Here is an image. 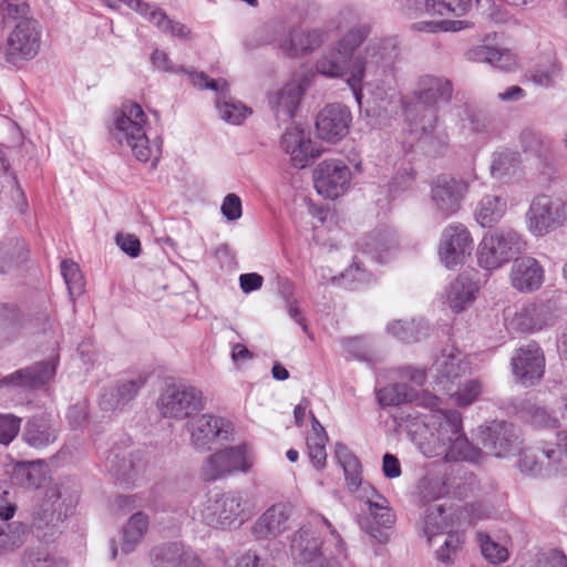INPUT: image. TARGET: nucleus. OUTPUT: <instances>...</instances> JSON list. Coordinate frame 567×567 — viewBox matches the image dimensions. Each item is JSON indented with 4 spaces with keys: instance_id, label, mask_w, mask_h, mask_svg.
Masks as SVG:
<instances>
[{
    "instance_id": "obj_1",
    "label": "nucleus",
    "mask_w": 567,
    "mask_h": 567,
    "mask_svg": "<svg viewBox=\"0 0 567 567\" xmlns=\"http://www.w3.org/2000/svg\"><path fill=\"white\" fill-rule=\"evenodd\" d=\"M396 47L390 40L371 43L353 59L340 52L334 44L316 62V71L330 79H347L355 100L360 103L361 85L369 74L375 75L380 69L389 66L396 58Z\"/></svg>"
},
{
    "instance_id": "obj_2",
    "label": "nucleus",
    "mask_w": 567,
    "mask_h": 567,
    "mask_svg": "<svg viewBox=\"0 0 567 567\" xmlns=\"http://www.w3.org/2000/svg\"><path fill=\"white\" fill-rule=\"evenodd\" d=\"M417 445L426 457L443 456L449 461L481 463L485 454L474 446L463 433L462 415L458 411H437L417 433Z\"/></svg>"
},
{
    "instance_id": "obj_3",
    "label": "nucleus",
    "mask_w": 567,
    "mask_h": 567,
    "mask_svg": "<svg viewBox=\"0 0 567 567\" xmlns=\"http://www.w3.org/2000/svg\"><path fill=\"white\" fill-rule=\"evenodd\" d=\"M329 529L336 542V553L331 558H327L320 550V542L315 533L307 526H302L292 536L290 553L292 559L300 565L308 567H341V561L347 558L346 544L337 529L323 516H318Z\"/></svg>"
},
{
    "instance_id": "obj_4",
    "label": "nucleus",
    "mask_w": 567,
    "mask_h": 567,
    "mask_svg": "<svg viewBox=\"0 0 567 567\" xmlns=\"http://www.w3.org/2000/svg\"><path fill=\"white\" fill-rule=\"evenodd\" d=\"M145 123L146 115L142 106L128 101L123 103L120 113L115 117L112 131L113 137L118 144L131 148L133 155L141 162H147L153 155L144 128Z\"/></svg>"
},
{
    "instance_id": "obj_5",
    "label": "nucleus",
    "mask_w": 567,
    "mask_h": 567,
    "mask_svg": "<svg viewBox=\"0 0 567 567\" xmlns=\"http://www.w3.org/2000/svg\"><path fill=\"white\" fill-rule=\"evenodd\" d=\"M526 249L524 236L512 227H501L486 233L477 249L482 268L493 270L515 259Z\"/></svg>"
},
{
    "instance_id": "obj_6",
    "label": "nucleus",
    "mask_w": 567,
    "mask_h": 567,
    "mask_svg": "<svg viewBox=\"0 0 567 567\" xmlns=\"http://www.w3.org/2000/svg\"><path fill=\"white\" fill-rule=\"evenodd\" d=\"M78 499V489L68 483L49 486L34 514L35 528L48 529L44 536H54L59 525L72 513Z\"/></svg>"
},
{
    "instance_id": "obj_7",
    "label": "nucleus",
    "mask_w": 567,
    "mask_h": 567,
    "mask_svg": "<svg viewBox=\"0 0 567 567\" xmlns=\"http://www.w3.org/2000/svg\"><path fill=\"white\" fill-rule=\"evenodd\" d=\"M202 517L208 526L230 527L243 524L249 517V513L246 511V501L241 494L230 491L209 495Z\"/></svg>"
},
{
    "instance_id": "obj_8",
    "label": "nucleus",
    "mask_w": 567,
    "mask_h": 567,
    "mask_svg": "<svg viewBox=\"0 0 567 567\" xmlns=\"http://www.w3.org/2000/svg\"><path fill=\"white\" fill-rule=\"evenodd\" d=\"M41 47V27L32 18L19 20L9 33L2 53L6 61L20 65L37 56Z\"/></svg>"
},
{
    "instance_id": "obj_9",
    "label": "nucleus",
    "mask_w": 567,
    "mask_h": 567,
    "mask_svg": "<svg viewBox=\"0 0 567 567\" xmlns=\"http://www.w3.org/2000/svg\"><path fill=\"white\" fill-rule=\"evenodd\" d=\"M566 218L565 203L547 195L535 197L526 213L527 228L535 236H545L558 229Z\"/></svg>"
},
{
    "instance_id": "obj_10",
    "label": "nucleus",
    "mask_w": 567,
    "mask_h": 567,
    "mask_svg": "<svg viewBox=\"0 0 567 567\" xmlns=\"http://www.w3.org/2000/svg\"><path fill=\"white\" fill-rule=\"evenodd\" d=\"M157 405L164 417L183 420L204 409V398L195 386L169 385L159 395Z\"/></svg>"
},
{
    "instance_id": "obj_11",
    "label": "nucleus",
    "mask_w": 567,
    "mask_h": 567,
    "mask_svg": "<svg viewBox=\"0 0 567 567\" xmlns=\"http://www.w3.org/2000/svg\"><path fill=\"white\" fill-rule=\"evenodd\" d=\"M190 75L194 86L217 92L216 106L225 122L238 125L251 113L249 107L229 95L228 83L225 80L209 79L204 72H194Z\"/></svg>"
},
{
    "instance_id": "obj_12",
    "label": "nucleus",
    "mask_w": 567,
    "mask_h": 567,
    "mask_svg": "<svg viewBox=\"0 0 567 567\" xmlns=\"http://www.w3.org/2000/svg\"><path fill=\"white\" fill-rule=\"evenodd\" d=\"M251 464L244 446H231L207 456L200 468V476L206 482H214L235 472H247Z\"/></svg>"
},
{
    "instance_id": "obj_13",
    "label": "nucleus",
    "mask_w": 567,
    "mask_h": 567,
    "mask_svg": "<svg viewBox=\"0 0 567 567\" xmlns=\"http://www.w3.org/2000/svg\"><path fill=\"white\" fill-rule=\"evenodd\" d=\"M473 250V238L466 226L460 223L447 225L441 235L439 257L444 266L454 269L462 265Z\"/></svg>"
},
{
    "instance_id": "obj_14",
    "label": "nucleus",
    "mask_w": 567,
    "mask_h": 567,
    "mask_svg": "<svg viewBox=\"0 0 567 567\" xmlns=\"http://www.w3.org/2000/svg\"><path fill=\"white\" fill-rule=\"evenodd\" d=\"M468 190L465 179L451 175H440L431 184V200L444 217L457 213Z\"/></svg>"
},
{
    "instance_id": "obj_15",
    "label": "nucleus",
    "mask_w": 567,
    "mask_h": 567,
    "mask_svg": "<svg viewBox=\"0 0 567 567\" xmlns=\"http://www.w3.org/2000/svg\"><path fill=\"white\" fill-rule=\"evenodd\" d=\"M351 181V171L341 159H326L313 171V184L318 194L336 199L343 195Z\"/></svg>"
},
{
    "instance_id": "obj_16",
    "label": "nucleus",
    "mask_w": 567,
    "mask_h": 567,
    "mask_svg": "<svg viewBox=\"0 0 567 567\" xmlns=\"http://www.w3.org/2000/svg\"><path fill=\"white\" fill-rule=\"evenodd\" d=\"M478 440L487 453L507 456L519 449L520 440L515 426L505 421H493L480 427Z\"/></svg>"
},
{
    "instance_id": "obj_17",
    "label": "nucleus",
    "mask_w": 567,
    "mask_h": 567,
    "mask_svg": "<svg viewBox=\"0 0 567 567\" xmlns=\"http://www.w3.org/2000/svg\"><path fill=\"white\" fill-rule=\"evenodd\" d=\"M559 318V309L551 300L533 302L520 308L509 321L511 329L535 332L553 326Z\"/></svg>"
},
{
    "instance_id": "obj_18",
    "label": "nucleus",
    "mask_w": 567,
    "mask_h": 567,
    "mask_svg": "<svg viewBox=\"0 0 567 567\" xmlns=\"http://www.w3.org/2000/svg\"><path fill=\"white\" fill-rule=\"evenodd\" d=\"M330 38L328 27L311 29L292 28L278 39V48L288 58L307 55L319 49Z\"/></svg>"
},
{
    "instance_id": "obj_19",
    "label": "nucleus",
    "mask_w": 567,
    "mask_h": 567,
    "mask_svg": "<svg viewBox=\"0 0 567 567\" xmlns=\"http://www.w3.org/2000/svg\"><path fill=\"white\" fill-rule=\"evenodd\" d=\"M351 122L352 115L346 105L329 104L317 115L318 136L327 142L337 143L349 133Z\"/></svg>"
},
{
    "instance_id": "obj_20",
    "label": "nucleus",
    "mask_w": 567,
    "mask_h": 567,
    "mask_svg": "<svg viewBox=\"0 0 567 567\" xmlns=\"http://www.w3.org/2000/svg\"><path fill=\"white\" fill-rule=\"evenodd\" d=\"M544 369V353L536 342L520 347L512 357L513 374L524 385H533L539 381Z\"/></svg>"
},
{
    "instance_id": "obj_21",
    "label": "nucleus",
    "mask_w": 567,
    "mask_h": 567,
    "mask_svg": "<svg viewBox=\"0 0 567 567\" xmlns=\"http://www.w3.org/2000/svg\"><path fill=\"white\" fill-rule=\"evenodd\" d=\"M281 148L290 156V163L296 168L307 167L320 156L308 132L299 126L288 127L281 136Z\"/></svg>"
},
{
    "instance_id": "obj_22",
    "label": "nucleus",
    "mask_w": 567,
    "mask_h": 567,
    "mask_svg": "<svg viewBox=\"0 0 567 567\" xmlns=\"http://www.w3.org/2000/svg\"><path fill=\"white\" fill-rule=\"evenodd\" d=\"M226 426L228 423L224 419L210 414H202L187 423L192 444L199 452L210 450L217 439L227 440Z\"/></svg>"
},
{
    "instance_id": "obj_23",
    "label": "nucleus",
    "mask_w": 567,
    "mask_h": 567,
    "mask_svg": "<svg viewBox=\"0 0 567 567\" xmlns=\"http://www.w3.org/2000/svg\"><path fill=\"white\" fill-rule=\"evenodd\" d=\"M511 285L523 293H530L540 289L545 281V269L532 256L516 257L509 272Z\"/></svg>"
},
{
    "instance_id": "obj_24",
    "label": "nucleus",
    "mask_w": 567,
    "mask_h": 567,
    "mask_svg": "<svg viewBox=\"0 0 567 567\" xmlns=\"http://www.w3.org/2000/svg\"><path fill=\"white\" fill-rule=\"evenodd\" d=\"M55 374V367L48 361L38 362L0 379V388L37 389Z\"/></svg>"
},
{
    "instance_id": "obj_25",
    "label": "nucleus",
    "mask_w": 567,
    "mask_h": 567,
    "mask_svg": "<svg viewBox=\"0 0 567 567\" xmlns=\"http://www.w3.org/2000/svg\"><path fill=\"white\" fill-rule=\"evenodd\" d=\"M452 94L453 84L449 79L426 74L417 81L413 103L439 107L440 103H449Z\"/></svg>"
},
{
    "instance_id": "obj_26",
    "label": "nucleus",
    "mask_w": 567,
    "mask_h": 567,
    "mask_svg": "<svg viewBox=\"0 0 567 567\" xmlns=\"http://www.w3.org/2000/svg\"><path fill=\"white\" fill-rule=\"evenodd\" d=\"M59 433V424L50 414H39L27 421L22 439L31 447L45 449L58 440Z\"/></svg>"
},
{
    "instance_id": "obj_27",
    "label": "nucleus",
    "mask_w": 567,
    "mask_h": 567,
    "mask_svg": "<svg viewBox=\"0 0 567 567\" xmlns=\"http://www.w3.org/2000/svg\"><path fill=\"white\" fill-rule=\"evenodd\" d=\"M292 507L278 503L270 506L254 524L252 534L259 539L277 537L289 528Z\"/></svg>"
},
{
    "instance_id": "obj_28",
    "label": "nucleus",
    "mask_w": 567,
    "mask_h": 567,
    "mask_svg": "<svg viewBox=\"0 0 567 567\" xmlns=\"http://www.w3.org/2000/svg\"><path fill=\"white\" fill-rule=\"evenodd\" d=\"M436 378L439 383L443 384L446 392L452 391L447 384L455 383L462 377L471 373L470 361L458 351H443L435 361Z\"/></svg>"
},
{
    "instance_id": "obj_29",
    "label": "nucleus",
    "mask_w": 567,
    "mask_h": 567,
    "mask_svg": "<svg viewBox=\"0 0 567 567\" xmlns=\"http://www.w3.org/2000/svg\"><path fill=\"white\" fill-rule=\"evenodd\" d=\"M303 86L298 81L287 83L270 101L277 118H291L301 101Z\"/></svg>"
},
{
    "instance_id": "obj_30",
    "label": "nucleus",
    "mask_w": 567,
    "mask_h": 567,
    "mask_svg": "<svg viewBox=\"0 0 567 567\" xmlns=\"http://www.w3.org/2000/svg\"><path fill=\"white\" fill-rule=\"evenodd\" d=\"M29 537V528L22 522L0 520V557L21 548Z\"/></svg>"
},
{
    "instance_id": "obj_31",
    "label": "nucleus",
    "mask_w": 567,
    "mask_h": 567,
    "mask_svg": "<svg viewBox=\"0 0 567 567\" xmlns=\"http://www.w3.org/2000/svg\"><path fill=\"white\" fill-rule=\"evenodd\" d=\"M147 381V375L144 373H138L134 375L130 380H124L117 384V386L110 392V395L114 399H107L106 393L103 395L102 404L105 408L115 409L120 405H125L130 401H132L140 390L145 385Z\"/></svg>"
},
{
    "instance_id": "obj_32",
    "label": "nucleus",
    "mask_w": 567,
    "mask_h": 567,
    "mask_svg": "<svg viewBox=\"0 0 567 567\" xmlns=\"http://www.w3.org/2000/svg\"><path fill=\"white\" fill-rule=\"evenodd\" d=\"M477 287L466 276H458L447 288L446 303L456 312L465 309V307L474 300Z\"/></svg>"
},
{
    "instance_id": "obj_33",
    "label": "nucleus",
    "mask_w": 567,
    "mask_h": 567,
    "mask_svg": "<svg viewBox=\"0 0 567 567\" xmlns=\"http://www.w3.org/2000/svg\"><path fill=\"white\" fill-rule=\"evenodd\" d=\"M405 116L412 130L420 131L423 135H429L437 124V107L423 106L422 104L411 102L405 106Z\"/></svg>"
},
{
    "instance_id": "obj_34",
    "label": "nucleus",
    "mask_w": 567,
    "mask_h": 567,
    "mask_svg": "<svg viewBox=\"0 0 567 567\" xmlns=\"http://www.w3.org/2000/svg\"><path fill=\"white\" fill-rule=\"evenodd\" d=\"M466 58L473 62L488 63L497 69L511 71L515 61L508 52L488 45H476L466 52Z\"/></svg>"
},
{
    "instance_id": "obj_35",
    "label": "nucleus",
    "mask_w": 567,
    "mask_h": 567,
    "mask_svg": "<svg viewBox=\"0 0 567 567\" xmlns=\"http://www.w3.org/2000/svg\"><path fill=\"white\" fill-rule=\"evenodd\" d=\"M148 516L142 512L133 514L123 528L121 549L124 554L132 553L141 543L148 529Z\"/></svg>"
},
{
    "instance_id": "obj_36",
    "label": "nucleus",
    "mask_w": 567,
    "mask_h": 567,
    "mask_svg": "<svg viewBox=\"0 0 567 567\" xmlns=\"http://www.w3.org/2000/svg\"><path fill=\"white\" fill-rule=\"evenodd\" d=\"M336 458L343 468L344 477L351 491L362 484L361 464L355 455L343 443L336 444Z\"/></svg>"
},
{
    "instance_id": "obj_37",
    "label": "nucleus",
    "mask_w": 567,
    "mask_h": 567,
    "mask_svg": "<svg viewBox=\"0 0 567 567\" xmlns=\"http://www.w3.org/2000/svg\"><path fill=\"white\" fill-rule=\"evenodd\" d=\"M506 212V203L498 196L486 195L477 204L475 218L482 227L498 223Z\"/></svg>"
},
{
    "instance_id": "obj_38",
    "label": "nucleus",
    "mask_w": 567,
    "mask_h": 567,
    "mask_svg": "<svg viewBox=\"0 0 567 567\" xmlns=\"http://www.w3.org/2000/svg\"><path fill=\"white\" fill-rule=\"evenodd\" d=\"M543 457L547 458V466L555 471L567 468V430L558 431L555 443H543L539 450Z\"/></svg>"
},
{
    "instance_id": "obj_39",
    "label": "nucleus",
    "mask_w": 567,
    "mask_h": 567,
    "mask_svg": "<svg viewBox=\"0 0 567 567\" xmlns=\"http://www.w3.org/2000/svg\"><path fill=\"white\" fill-rule=\"evenodd\" d=\"M429 327L423 319L420 320H395L388 324L386 331L393 337L404 341H419L427 334Z\"/></svg>"
},
{
    "instance_id": "obj_40",
    "label": "nucleus",
    "mask_w": 567,
    "mask_h": 567,
    "mask_svg": "<svg viewBox=\"0 0 567 567\" xmlns=\"http://www.w3.org/2000/svg\"><path fill=\"white\" fill-rule=\"evenodd\" d=\"M379 403L383 406H398L413 402L415 390L406 383H394L380 389L377 393Z\"/></svg>"
},
{
    "instance_id": "obj_41",
    "label": "nucleus",
    "mask_w": 567,
    "mask_h": 567,
    "mask_svg": "<svg viewBox=\"0 0 567 567\" xmlns=\"http://www.w3.org/2000/svg\"><path fill=\"white\" fill-rule=\"evenodd\" d=\"M370 34V27L355 24L350 28L337 42L340 52L353 59L355 50L365 41Z\"/></svg>"
},
{
    "instance_id": "obj_42",
    "label": "nucleus",
    "mask_w": 567,
    "mask_h": 567,
    "mask_svg": "<svg viewBox=\"0 0 567 567\" xmlns=\"http://www.w3.org/2000/svg\"><path fill=\"white\" fill-rule=\"evenodd\" d=\"M146 17L164 33L181 39H186L190 33V30L185 24L168 19L166 13L159 9L151 7Z\"/></svg>"
},
{
    "instance_id": "obj_43",
    "label": "nucleus",
    "mask_w": 567,
    "mask_h": 567,
    "mask_svg": "<svg viewBox=\"0 0 567 567\" xmlns=\"http://www.w3.org/2000/svg\"><path fill=\"white\" fill-rule=\"evenodd\" d=\"M183 544L167 543L155 546L150 553L153 567H176Z\"/></svg>"
},
{
    "instance_id": "obj_44",
    "label": "nucleus",
    "mask_w": 567,
    "mask_h": 567,
    "mask_svg": "<svg viewBox=\"0 0 567 567\" xmlns=\"http://www.w3.org/2000/svg\"><path fill=\"white\" fill-rule=\"evenodd\" d=\"M518 412L523 420L533 425L547 427L558 426V420L556 417L551 416L544 408L532 402H522Z\"/></svg>"
},
{
    "instance_id": "obj_45",
    "label": "nucleus",
    "mask_w": 567,
    "mask_h": 567,
    "mask_svg": "<svg viewBox=\"0 0 567 567\" xmlns=\"http://www.w3.org/2000/svg\"><path fill=\"white\" fill-rule=\"evenodd\" d=\"M61 272L68 286L71 299L84 292V278L76 262L65 259L61 262Z\"/></svg>"
},
{
    "instance_id": "obj_46",
    "label": "nucleus",
    "mask_w": 567,
    "mask_h": 567,
    "mask_svg": "<svg viewBox=\"0 0 567 567\" xmlns=\"http://www.w3.org/2000/svg\"><path fill=\"white\" fill-rule=\"evenodd\" d=\"M416 405L424 406L431 410V413L429 415H424V419L421 422H413L411 432L413 433V440L417 444L419 435L417 433L422 432L424 423L429 422L432 414L436 413L437 411H443L442 409H437L440 405V399L439 396L427 392L423 391L422 393H417L415 391V398L414 401Z\"/></svg>"
},
{
    "instance_id": "obj_47",
    "label": "nucleus",
    "mask_w": 567,
    "mask_h": 567,
    "mask_svg": "<svg viewBox=\"0 0 567 567\" xmlns=\"http://www.w3.org/2000/svg\"><path fill=\"white\" fill-rule=\"evenodd\" d=\"M477 540L481 547L482 555L491 564H501L507 560L508 550L506 547L494 542L489 535L485 533L477 534Z\"/></svg>"
},
{
    "instance_id": "obj_48",
    "label": "nucleus",
    "mask_w": 567,
    "mask_h": 567,
    "mask_svg": "<svg viewBox=\"0 0 567 567\" xmlns=\"http://www.w3.org/2000/svg\"><path fill=\"white\" fill-rule=\"evenodd\" d=\"M559 65L555 60L538 64L527 73L529 81L536 85L548 87L554 84L555 78L559 74Z\"/></svg>"
},
{
    "instance_id": "obj_49",
    "label": "nucleus",
    "mask_w": 567,
    "mask_h": 567,
    "mask_svg": "<svg viewBox=\"0 0 567 567\" xmlns=\"http://www.w3.org/2000/svg\"><path fill=\"white\" fill-rule=\"evenodd\" d=\"M446 527L442 506H435L434 509L429 508L423 523V534L427 542L431 543L434 537L442 535Z\"/></svg>"
},
{
    "instance_id": "obj_50",
    "label": "nucleus",
    "mask_w": 567,
    "mask_h": 567,
    "mask_svg": "<svg viewBox=\"0 0 567 567\" xmlns=\"http://www.w3.org/2000/svg\"><path fill=\"white\" fill-rule=\"evenodd\" d=\"M372 492L381 499V502H373L372 499L367 501L374 523L383 528H390L394 523V514L389 508L388 501L375 489H372Z\"/></svg>"
},
{
    "instance_id": "obj_51",
    "label": "nucleus",
    "mask_w": 567,
    "mask_h": 567,
    "mask_svg": "<svg viewBox=\"0 0 567 567\" xmlns=\"http://www.w3.org/2000/svg\"><path fill=\"white\" fill-rule=\"evenodd\" d=\"M482 384L478 380H468L457 388L455 392H447L451 398H454L458 406L471 405L481 394Z\"/></svg>"
},
{
    "instance_id": "obj_52",
    "label": "nucleus",
    "mask_w": 567,
    "mask_h": 567,
    "mask_svg": "<svg viewBox=\"0 0 567 567\" xmlns=\"http://www.w3.org/2000/svg\"><path fill=\"white\" fill-rule=\"evenodd\" d=\"M434 16L453 14L455 17L465 16L474 6L473 0H433Z\"/></svg>"
},
{
    "instance_id": "obj_53",
    "label": "nucleus",
    "mask_w": 567,
    "mask_h": 567,
    "mask_svg": "<svg viewBox=\"0 0 567 567\" xmlns=\"http://www.w3.org/2000/svg\"><path fill=\"white\" fill-rule=\"evenodd\" d=\"M24 567H58V563L51 554L42 547H30L22 556Z\"/></svg>"
},
{
    "instance_id": "obj_54",
    "label": "nucleus",
    "mask_w": 567,
    "mask_h": 567,
    "mask_svg": "<svg viewBox=\"0 0 567 567\" xmlns=\"http://www.w3.org/2000/svg\"><path fill=\"white\" fill-rule=\"evenodd\" d=\"M23 324V315L16 306L0 305V327L16 334Z\"/></svg>"
},
{
    "instance_id": "obj_55",
    "label": "nucleus",
    "mask_w": 567,
    "mask_h": 567,
    "mask_svg": "<svg viewBox=\"0 0 567 567\" xmlns=\"http://www.w3.org/2000/svg\"><path fill=\"white\" fill-rule=\"evenodd\" d=\"M540 446L528 449L520 454L518 466L522 472L529 474H537L542 471L547 458H544L540 453Z\"/></svg>"
},
{
    "instance_id": "obj_56",
    "label": "nucleus",
    "mask_w": 567,
    "mask_h": 567,
    "mask_svg": "<svg viewBox=\"0 0 567 567\" xmlns=\"http://www.w3.org/2000/svg\"><path fill=\"white\" fill-rule=\"evenodd\" d=\"M328 442V437L323 439L322 436H308L307 437V446L308 454L311 463L318 470H322L326 466L327 462V452L326 444Z\"/></svg>"
},
{
    "instance_id": "obj_57",
    "label": "nucleus",
    "mask_w": 567,
    "mask_h": 567,
    "mask_svg": "<svg viewBox=\"0 0 567 567\" xmlns=\"http://www.w3.org/2000/svg\"><path fill=\"white\" fill-rule=\"evenodd\" d=\"M433 0H399V10L408 18H415L423 13L434 16Z\"/></svg>"
},
{
    "instance_id": "obj_58",
    "label": "nucleus",
    "mask_w": 567,
    "mask_h": 567,
    "mask_svg": "<svg viewBox=\"0 0 567 567\" xmlns=\"http://www.w3.org/2000/svg\"><path fill=\"white\" fill-rule=\"evenodd\" d=\"M20 481L28 487L38 488L45 480L43 468L40 463H29L18 470Z\"/></svg>"
},
{
    "instance_id": "obj_59",
    "label": "nucleus",
    "mask_w": 567,
    "mask_h": 567,
    "mask_svg": "<svg viewBox=\"0 0 567 567\" xmlns=\"http://www.w3.org/2000/svg\"><path fill=\"white\" fill-rule=\"evenodd\" d=\"M21 419L12 414H0V444L8 445L18 435Z\"/></svg>"
},
{
    "instance_id": "obj_60",
    "label": "nucleus",
    "mask_w": 567,
    "mask_h": 567,
    "mask_svg": "<svg viewBox=\"0 0 567 567\" xmlns=\"http://www.w3.org/2000/svg\"><path fill=\"white\" fill-rule=\"evenodd\" d=\"M462 544L463 539L458 534L449 533L443 546L436 550V558L446 565L452 564L454 560L453 557L460 550Z\"/></svg>"
},
{
    "instance_id": "obj_61",
    "label": "nucleus",
    "mask_w": 567,
    "mask_h": 567,
    "mask_svg": "<svg viewBox=\"0 0 567 567\" xmlns=\"http://www.w3.org/2000/svg\"><path fill=\"white\" fill-rule=\"evenodd\" d=\"M0 254L3 259L11 264H19L27 259L28 250L24 241L16 238L8 244L1 245Z\"/></svg>"
},
{
    "instance_id": "obj_62",
    "label": "nucleus",
    "mask_w": 567,
    "mask_h": 567,
    "mask_svg": "<svg viewBox=\"0 0 567 567\" xmlns=\"http://www.w3.org/2000/svg\"><path fill=\"white\" fill-rule=\"evenodd\" d=\"M0 11L4 20H22L27 19L29 4L27 0H2Z\"/></svg>"
},
{
    "instance_id": "obj_63",
    "label": "nucleus",
    "mask_w": 567,
    "mask_h": 567,
    "mask_svg": "<svg viewBox=\"0 0 567 567\" xmlns=\"http://www.w3.org/2000/svg\"><path fill=\"white\" fill-rule=\"evenodd\" d=\"M516 162L515 154L511 153H498L495 154L492 165L491 172L495 177H503L509 174L511 168L514 167Z\"/></svg>"
},
{
    "instance_id": "obj_64",
    "label": "nucleus",
    "mask_w": 567,
    "mask_h": 567,
    "mask_svg": "<svg viewBox=\"0 0 567 567\" xmlns=\"http://www.w3.org/2000/svg\"><path fill=\"white\" fill-rule=\"evenodd\" d=\"M534 567H567V557L558 549H550L537 555Z\"/></svg>"
}]
</instances>
